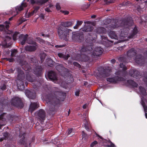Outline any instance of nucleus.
<instances>
[{
  "instance_id": "1",
  "label": "nucleus",
  "mask_w": 147,
  "mask_h": 147,
  "mask_svg": "<svg viewBox=\"0 0 147 147\" xmlns=\"http://www.w3.org/2000/svg\"><path fill=\"white\" fill-rule=\"evenodd\" d=\"M133 22L132 18L131 17L125 18L122 20L118 21L117 20L113 19L111 23L107 26L110 29H113L119 26L124 28L121 31L120 36L121 39H123L127 37L128 31L130 29V27L133 24Z\"/></svg>"
},
{
  "instance_id": "2",
  "label": "nucleus",
  "mask_w": 147,
  "mask_h": 147,
  "mask_svg": "<svg viewBox=\"0 0 147 147\" xmlns=\"http://www.w3.org/2000/svg\"><path fill=\"white\" fill-rule=\"evenodd\" d=\"M65 98L64 94L57 91L50 95L47 101L49 105V109L47 112L50 115L53 114L56 111V107L60 102L63 101Z\"/></svg>"
},
{
  "instance_id": "3",
  "label": "nucleus",
  "mask_w": 147,
  "mask_h": 147,
  "mask_svg": "<svg viewBox=\"0 0 147 147\" xmlns=\"http://www.w3.org/2000/svg\"><path fill=\"white\" fill-rule=\"evenodd\" d=\"M74 23V22L73 21L61 23L58 30V34L60 38L63 39L65 40H67L69 39V32H71V30L67 29L66 27L72 26Z\"/></svg>"
},
{
  "instance_id": "4",
  "label": "nucleus",
  "mask_w": 147,
  "mask_h": 147,
  "mask_svg": "<svg viewBox=\"0 0 147 147\" xmlns=\"http://www.w3.org/2000/svg\"><path fill=\"white\" fill-rule=\"evenodd\" d=\"M9 28V25H6L5 26L2 25H0V30L2 32L3 36L4 42L3 44L4 45H6L7 43L11 39L12 32L8 30Z\"/></svg>"
},
{
  "instance_id": "5",
  "label": "nucleus",
  "mask_w": 147,
  "mask_h": 147,
  "mask_svg": "<svg viewBox=\"0 0 147 147\" xmlns=\"http://www.w3.org/2000/svg\"><path fill=\"white\" fill-rule=\"evenodd\" d=\"M11 104L17 107L22 108L23 107V103L22 102L21 99L18 97H14L11 100Z\"/></svg>"
},
{
  "instance_id": "6",
  "label": "nucleus",
  "mask_w": 147,
  "mask_h": 147,
  "mask_svg": "<svg viewBox=\"0 0 147 147\" xmlns=\"http://www.w3.org/2000/svg\"><path fill=\"white\" fill-rule=\"evenodd\" d=\"M36 116L38 120L41 122L45 119V112L42 109H40L36 112Z\"/></svg>"
},
{
  "instance_id": "7",
  "label": "nucleus",
  "mask_w": 147,
  "mask_h": 147,
  "mask_svg": "<svg viewBox=\"0 0 147 147\" xmlns=\"http://www.w3.org/2000/svg\"><path fill=\"white\" fill-rule=\"evenodd\" d=\"M107 81L111 83H116L118 81H124L125 80V78L118 76H115L113 78H107Z\"/></svg>"
},
{
  "instance_id": "8",
  "label": "nucleus",
  "mask_w": 147,
  "mask_h": 147,
  "mask_svg": "<svg viewBox=\"0 0 147 147\" xmlns=\"http://www.w3.org/2000/svg\"><path fill=\"white\" fill-rule=\"evenodd\" d=\"M103 51V49L102 48L100 47H96L92 52V56L94 57L98 56L102 54Z\"/></svg>"
},
{
  "instance_id": "9",
  "label": "nucleus",
  "mask_w": 147,
  "mask_h": 147,
  "mask_svg": "<svg viewBox=\"0 0 147 147\" xmlns=\"http://www.w3.org/2000/svg\"><path fill=\"white\" fill-rule=\"evenodd\" d=\"M16 70L18 73L17 79L25 80V76L24 71L19 67H17L16 68Z\"/></svg>"
},
{
  "instance_id": "10",
  "label": "nucleus",
  "mask_w": 147,
  "mask_h": 147,
  "mask_svg": "<svg viewBox=\"0 0 147 147\" xmlns=\"http://www.w3.org/2000/svg\"><path fill=\"white\" fill-rule=\"evenodd\" d=\"M25 93L27 97L30 99H34L36 97V93L34 90H26Z\"/></svg>"
},
{
  "instance_id": "11",
  "label": "nucleus",
  "mask_w": 147,
  "mask_h": 147,
  "mask_svg": "<svg viewBox=\"0 0 147 147\" xmlns=\"http://www.w3.org/2000/svg\"><path fill=\"white\" fill-rule=\"evenodd\" d=\"M137 3L135 5V7L136 9L140 12L142 11V6L140 5V3L142 4L147 2V0H137Z\"/></svg>"
},
{
  "instance_id": "12",
  "label": "nucleus",
  "mask_w": 147,
  "mask_h": 147,
  "mask_svg": "<svg viewBox=\"0 0 147 147\" xmlns=\"http://www.w3.org/2000/svg\"><path fill=\"white\" fill-rule=\"evenodd\" d=\"M129 74L131 77L136 78H139L141 76L139 71L136 69L131 70L129 71Z\"/></svg>"
},
{
  "instance_id": "13",
  "label": "nucleus",
  "mask_w": 147,
  "mask_h": 147,
  "mask_svg": "<svg viewBox=\"0 0 147 147\" xmlns=\"http://www.w3.org/2000/svg\"><path fill=\"white\" fill-rule=\"evenodd\" d=\"M141 103L143 107L146 117L147 118V100L142 98Z\"/></svg>"
},
{
  "instance_id": "14",
  "label": "nucleus",
  "mask_w": 147,
  "mask_h": 147,
  "mask_svg": "<svg viewBox=\"0 0 147 147\" xmlns=\"http://www.w3.org/2000/svg\"><path fill=\"white\" fill-rule=\"evenodd\" d=\"M20 63L21 64V65L23 66L22 68L24 69L25 71H30L31 70V67L29 65V64L25 61H21L20 62Z\"/></svg>"
},
{
  "instance_id": "15",
  "label": "nucleus",
  "mask_w": 147,
  "mask_h": 147,
  "mask_svg": "<svg viewBox=\"0 0 147 147\" xmlns=\"http://www.w3.org/2000/svg\"><path fill=\"white\" fill-rule=\"evenodd\" d=\"M28 36V35L24 34H21L19 36V40L20 42V44L22 45H24L26 41V42Z\"/></svg>"
},
{
  "instance_id": "16",
  "label": "nucleus",
  "mask_w": 147,
  "mask_h": 147,
  "mask_svg": "<svg viewBox=\"0 0 147 147\" xmlns=\"http://www.w3.org/2000/svg\"><path fill=\"white\" fill-rule=\"evenodd\" d=\"M27 45L25 46V50L27 51L32 52L35 51L37 49V45Z\"/></svg>"
},
{
  "instance_id": "17",
  "label": "nucleus",
  "mask_w": 147,
  "mask_h": 147,
  "mask_svg": "<svg viewBox=\"0 0 147 147\" xmlns=\"http://www.w3.org/2000/svg\"><path fill=\"white\" fill-rule=\"evenodd\" d=\"M135 61L138 64L142 65L143 63L144 59L142 56L141 55H137L135 58Z\"/></svg>"
},
{
  "instance_id": "18",
  "label": "nucleus",
  "mask_w": 147,
  "mask_h": 147,
  "mask_svg": "<svg viewBox=\"0 0 147 147\" xmlns=\"http://www.w3.org/2000/svg\"><path fill=\"white\" fill-rule=\"evenodd\" d=\"M48 77L49 79L52 81L57 80L56 73L53 71H51L48 73Z\"/></svg>"
},
{
  "instance_id": "19",
  "label": "nucleus",
  "mask_w": 147,
  "mask_h": 147,
  "mask_svg": "<svg viewBox=\"0 0 147 147\" xmlns=\"http://www.w3.org/2000/svg\"><path fill=\"white\" fill-rule=\"evenodd\" d=\"M25 80L17 79L16 82L18 89L22 90L24 88V82Z\"/></svg>"
},
{
  "instance_id": "20",
  "label": "nucleus",
  "mask_w": 147,
  "mask_h": 147,
  "mask_svg": "<svg viewBox=\"0 0 147 147\" xmlns=\"http://www.w3.org/2000/svg\"><path fill=\"white\" fill-rule=\"evenodd\" d=\"M92 49L91 46H88L86 47L83 46L80 50V53L81 55H84V52L90 51Z\"/></svg>"
},
{
  "instance_id": "21",
  "label": "nucleus",
  "mask_w": 147,
  "mask_h": 147,
  "mask_svg": "<svg viewBox=\"0 0 147 147\" xmlns=\"http://www.w3.org/2000/svg\"><path fill=\"white\" fill-rule=\"evenodd\" d=\"M39 105L37 102L32 103L30 104L29 109V111L32 113L34 110L38 107Z\"/></svg>"
},
{
  "instance_id": "22",
  "label": "nucleus",
  "mask_w": 147,
  "mask_h": 147,
  "mask_svg": "<svg viewBox=\"0 0 147 147\" xmlns=\"http://www.w3.org/2000/svg\"><path fill=\"white\" fill-rule=\"evenodd\" d=\"M127 55L129 58H131L136 55V51L134 48H131L127 52Z\"/></svg>"
},
{
  "instance_id": "23",
  "label": "nucleus",
  "mask_w": 147,
  "mask_h": 147,
  "mask_svg": "<svg viewBox=\"0 0 147 147\" xmlns=\"http://www.w3.org/2000/svg\"><path fill=\"white\" fill-rule=\"evenodd\" d=\"M26 6L27 5L26 3H23L21 4V5L19 6H17L15 8L16 13L14 15V16H15L16 15L18 14V10L19 11H21L23 9L24 7H26Z\"/></svg>"
},
{
  "instance_id": "24",
  "label": "nucleus",
  "mask_w": 147,
  "mask_h": 147,
  "mask_svg": "<svg viewBox=\"0 0 147 147\" xmlns=\"http://www.w3.org/2000/svg\"><path fill=\"white\" fill-rule=\"evenodd\" d=\"M111 71V68L110 67H107L104 69L103 71V76L105 77L109 76Z\"/></svg>"
},
{
  "instance_id": "25",
  "label": "nucleus",
  "mask_w": 147,
  "mask_h": 147,
  "mask_svg": "<svg viewBox=\"0 0 147 147\" xmlns=\"http://www.w3.org/2000/svg\"><path fill=\"white\" fill-rule=\"evenodd\" d=\"M48 1V0H36V1H35L34 0H30V1L32 4L36 3L42 5L46 3Z\"/></svg>"
},
{
  "instance_id": "26",
  "label": "nucleus",
  "mask_w": 147,
  "mask_h": 147,
  "mask_svg": "<svg viewBox=\"0 0 147 147\" xmlns=\"http://www.w3.org/2000/svg\"><path fill=\"white\" fill-rule=\"evenodd\" d=\"M108 35L112 39H118V36L115 32L114 31L110 30V31H109Z\"/></svg>"
},
{
  "instance_id": "27",
  "label": "nucleus",
  "mask_w": 147,
  "mask_h": 147,
  "mask_svg": "<svg viewBox=\"0 0 147 147\" xmlns=\"http://www.w3.org/2000/svg\"><path fill=\"white\" fill-rule=\"evenodd\" d=\"M93 29V27L91 25H88L82 29V30L86 32H91Z\"/></svg>"
},
{
  "instance_id": "28",
  "label": "nucleus",
  "mask_w": 147,
  "mask_h": 147,
  "mask_svg": "<svg viewBox=\"0 0 147 147\" xmlns=\"http://www.w3.org/2000/svg\"><path fill=\"white\" fill-rule=\"evenodd\" d=\"M6 119L3 117V115L0 116V126L1 127L5 125L6 124Z\"/></svg>"
},
{
  "instance_id": "29",
  "label": "nucleus",
  "mask_w": 147,
  "mask_h": 147,
  "mask_svg": "<svg viewBox=\"0 0 147 147\" xmlns=\"http://www.w3.org/2000/svg\"><path fill=\"white\" fill-rule=\"evenodd\" d=\"M26 42L29 44L35 45L37 44L35 41L33 40V38L31 37H28L27 39Z\"/></svg>"
},
{
  "instance_id": "30",
  "label": "nucleus",
  "mask_w": 147,
  "mask_h": 147,
  "mask_svg": "<svg viewBox=\"0 0 147 147\" xmlns=\"http://www.w3.org/2000/svg\"><path fill=\"white\" fill-rule=\"evenodd\" d=\"M139 89L140 94L143 96H145L146 95V90L144 87L140 86Z\"/></svg>"
},
{
  "instance_id": "31",
  "label": "nucleus",
  "mask_w": 147,
  "mask_h": 147,
  "mask_svg": "<svg viewBox=\"0 0 147 147\" xmlns=\"http://www.w3.org/2000/svg\"><path fill=\"white\" fill-rule=\"evenodd\" d=\"M138 31L137 28H135L133 30L132 33L130 35L127 36V38H133L134 36L137 34Z\"/></svg>"
},
{
  "instance_id": "32",
  "label": "nucleus",
  "mask_w": 147,
  "mask_h": 147,
  "mask_svg": "<svg viewBox=\"0 0 147 147\" xmlns=\"http://www.w3.org/2000/svg\"><path fill=\"white\" fill-rule=\"evenodd\" d=\"M127 81L130 85L134 87H136L138 86V84L132 80H127Z\"/></svg>"
},
{
  "instance_id": "33",
  "label": "nucleus",
  "mask_w": 147,
  "mask_h": 147,
  "mask_svg": "<svg viewBox=\"0 0 147 147\" xmlns=\"http://www.w3.org/2000/svg\"><path fill=\"white\" fill-rule=\"evenodd\" d=\"M3 138L5 140L9 139L10 137V134L7 132L3 133Z\"/></svg>"
},
{
  "instance_id": "34",
  "label": "nucleus",
  "mask_w": 147,
  "mask_h": 147,
  "mask_svg": "<svg viewBox=\"0 0 147 147\" xmlns=\"http://www.w3.org/2000/svg\"><path fill=\"white\" fill-rule=\"evenodd\" d=\"M84 127L85 128L87 131H90V125L88 124L87 120L86 119H85V120H84Z\"/></svg>"
},
{
  "instance_id": "35",
  "label": "nucleus",
  "mask_w": 147,
  "mask_h": 147,
  "mask_svg": "<svg viewBox=\"0 0 147 147\" xmlns=\"http://www.w3.org/2000/svg\"><path fill=\"white\" fill-rule=\"evenodd\" d=\"M26 79L30 82H32L34 81V79L33 78V77L31 76L29 74L26 75Z\"/></svg>"
},
{
  "instance_id": "36",
  "label": "nucleus",
  "mask_w": 147,
  "mask_h": 147,
  "mask_svg": "<svg viewBox=\"0 0 147 147\" xmlns=\"http://www.w3.org/2000/svg\"><path fill=\"white\" fill-rule=\"evenodd\" d=\"M34 71L36 74H39L41 72V69L40 67L37 66L34 69Z\"/></svg>"
},
{
  "instance_id": "37",
  "label": "nucleus",
  "mask_w": 147,
  "mask_h": 147,
  "mask_svg": "<svg viewBox=\"0 0 147 147\" xmlns=\"http://www.w3.org/2000/svg\"><path fill=\"white\" fill-rule=\"evenodd\" d=\"M56 69L59 71L61 70H63L64 68V67H63V65L62 64H59L58 65H57L56 67Z\"/></svg>"
},
{
  "instance_id": "38",
  "label": "nucleus",
  "mask_w": 147,
  "mask_h": 147,
  "mask_svg": "<svg viewBox=\"0 0 147 147\" xmlns=\"http://www.w3.org/2000/svg\"><path fill=\"white\" fill-rule=\"evenodd\" d=\"M105 31V29L102 27H99L97 29V32L98 33H103Z\"/></svg>"
},
{
  "instance_id": "39",
  "label": "nucleus",
  "mask_w": 147,
  "mask_h": 147,
  "mask_svg": "<svg viewBox=\"0 0 147 147\" xmlns=\"http://www.w3.org/2000/svg\"><path fill=\"white\" fill-rule=\"evenodd\" d=\"M83 22L82 21H78L76 25L74 26V29H77L79 26L82 25Z\"/></svg>"
},
{
  "instance_id": "40",
  "label": "nucleus",
  "mask_w": 147,
  "mask_h": 147,
  "mask_svg": "<svg viewBox=\"0 0 147 147\" xmlns=\"http://www.w3.org/2000/svg\"><path fill=\"white\" fill-rule=\"evenodd\" d=\"M11 57H15L18 52L17 50L14 49L11 51Z\"/></svg>"
},
{
  "instance_id": "41",
  "label": "nucleus",
  "mask_w": 147,
  "mask_h": 147,
  "mask_svg": "<svg viewBox=\"0 0 147 147\" xmlns=\"http://www.w3.org/2000/svg\"><path fill=\"white\" fill-rule=\"evenodd\" d=\"M107 147H115V144L110 140L108 141V144L107 145Z\"/></svg>"
},
{
  "instance_id": "42",
  "label": "nucleus",
  "mask_w": 147,
  "mask_h": 147,
  "mask_svg": "<svg viewBox=\"0 0 147 147\" xmlns=\"http://www.w3.org/2000/svg\"><path fill=\"white\" fill-rule=\"evenodd\" d=\"M144 75V81L147 84V71H145Z\"/></svg>"
},
{
  "instance_id": "43",
  "label": "nucleus",
  "mask_w": 147,
  "mask_h": 147,
  "mask_svg": "<svg viewBox=\"0 0 147 147\" xmlns=\"http://www.w3.org/2000/svg\"><path fill=\"white\" fill-rule=\"evenodd\" d=\"M25 134L24 133H23V134H22L23 136L22 137V138L20 140V143L21 144H24V140L25 138V137L24 135Z\"/></svg>"
},
{
  "instance_id": "44",
  "label": "nucleus",
  "mask_w": 147,
  "mask_h": 147,
  "mask_svg": "<svg viewBox=\"0 0 147 147\" xmlns=\"http://www.w3.org/2000/svg\"><path fill=\"white\" fill-rule=\"evenodd\" d=\"M25 134L24 133H23V134H22L23 136L22 137V138L20 140V143L21 144H24V140L25 138V137L24 135Z\"/></svg>"
},
{
  "instance_id": "45",
  "label": "nucleus",
  "mask_w": 147,
  "mask_h": 147,
  "mask_svg": "<svg viewBox=\"0 0 147 147\" xmlns=\"http://www.w3.org/2000/svg\"><path fill=\"white\" fill-rule=\"evenodd\" d=\"M18 34V32H16L13 34V39L15 41L17 40L16 37Z\"/></svg>"
},
{
  "instance_id": "46",
  "label": "nucleus",
  "mask_w": 147,
  "mask_h": 147,
  "mask_svg": "<svg viewBox=\"0 0 147 147\" xmlns=\"http://www.w3.org/2000/svg\"><path fill=\"white\" fill-rule=\"evenodd\" d=\"M46 56V55L44 53L42 54V55H40V57L42 62L43 61L44 59L45 58Z\"/></svg>"
},
{
  "instance_id": "47",
  "label": "nucleus",
  "mask_w": 147,
  "mask_h": 147,
  "mask_svg": "<svg viewBox=\"0 0 147 147\" xmlns=\"http://www.w3.org/2000/svg\"><path fill=\"white\" fill-rule=\"evenodd\" d=\"M120 66L121 68H122V70H125L127 69L126 67L123 63H121L120 64Z\"/></svg>"
},
{
  "instance_id": "48",
  "label": "nucleus",
  "mask_w": 147,
  "mask_h": 147,
  "mask_svg": "<svg viewBox=\"0 0 147 147\" xmlns=\"http://www.w3.org/2000/svg\"><path fill=\"white\" fill-rule=\"evenodd\" d=\"M36 13L34 11H33L30 12H29L28 13V17H30L33 16L34 14Z\"/></svg>"
},
{
  "instance_id": "49",
  "label": "nucleus",
  "mask_w": 147,
  "mask_h": 147,
  "mask_svg": "<svg viewBox=\"0 0 147 147\" xmlns=\"http://www.w3.org/2000/svg\"><path fill=\"white\" fill-rule=\"evenodd\" d=\"M1 89L3 90H5L6 89V86L5 84H3L0 87Z\"/></svg>"
},
{
  "instance_id": "50",
  "label": "nucleus",
  "mask_w": 147,
  "mask_h": 147,
  "mask_svg": "<svg viewBox=\"0 0 147 147\" xmlns=\"http://www.w3.org/2000/svg\"><path fill=\"white\" fill-rule=\"evenodd\" d=\"M102 40L103 42H107V41H109L107 37L104 36H103V37H102Z\"/></svg>"
},
{
  "instance_id": "51",
  "label": "nucleus",
  "mask_w": 147,
  "mask_h": 147,
  "mask_svg": "<svg viewBox=\"0 0 147 147\" xmlns=\"http://www.w3.org/2000/svg\"><path fill=\"white\" fill-rule=\"evenodd\" d=\"M36 39L38 41L40 42H42L43 43V42H45V41L44 40H43L42 39L40 38L39 37H36Z\"/></svg>"
},
{
  "instance_id": "52",
  "label": "nucleus",
  "mask_w": 147,
  "mask_h": 147,
  "mask_svg": "<svg viewBox=\"0 0 147 147\" xmlns=\"http://www.w3.org/2000/svg\"><path fill=\"white\" fill-rule=\"evenodd\" d=\"M4 59H6V60L9 61V62H13L14 61V59L13 58H6Z\"/></svg>"
},
{
  "instance_id": "53",
  "label": "nucleus",
  "mask_w": 147,
  "mask_h": 147,
  "mask_svg": "<svg viewBox=\"0 0 147 147\" xmlns=\"http://www.w3.org/2000/svg\"><path fill=\"white\" fill-rule=\"evenodd\" d=\"M97 144V142L96 141H94L90 144V146L91 147H93Z\"/></svg>"
},
{
  "instance_id": "54",
  "label": "nucleus",
  "mask_w": 147,
  "mask_h": 147,
  "mask_svg": "<svg viewBox=\"0 0 147 147\" xmlns=\"http://www.w3.org/2000/svg\"><path fill=\"white\" fill-rule=\"evenodd\" d=\"M56 8L57 9L59 10L61 9V7L59 3H57L56 5Z\"/></svg>"
},
{
  "instance_id": "55",
  "label": "nucleus",
  "mask_w": 147,
  "mask_h": 147,
  "mask_svg": "<svg viewBox=\"0 0 147 147\" xmlns=\"http://www.w3.org/2000/svg\"><path fill=\"white\" fill-rule=\"evenodd\" d=\"M82 138H84L85 139H86V134L84 131H82Z\"/></svg>"
},
{
  "instance_id": "56",
  "label": "nucleus",
  "mask_w": 147,
  "mask_h": 147,
  "mask_svg": "<svg viewBox=\"0 0 147 147\" xmlns=\"http://www.w3.org/2000/svg\"><path fill=\"white\" fill-rule=\"evenodd\" d=\"M74 65L75 66H76L78 67H80V65L79 63H77V62H74Z\"/></svg>"
},
{
  "instance_id": "57",
  "label": "nucleus",
  "mask_w": 147,
  "mask_h": 147,
  "mask_svg": "<svg viewBox=\"0 0 147 147\" xmlns=\"http://www.w3.org/2000/svg\"><path fill=\"white\" fill-rule=\"evenodd\" d=\"M65 46V45H56L55 46V47L56 48H62L64 47Z\"/></svg>"
},
{
  "instance_id": "58",
  "label": "nucleus",
  "mask_w": 147,
  "mask_h": 147,
  "mask_svg": "<svg viewBox=\"0 0 147 147\" xmlns=\"http://www.w3.org/2000/svg\"><path fill=\"white\" fill-rule=\"evenodd\" d=\"M72 129H68V130L67 131V135H69L70 134V133H71L72 131Z\"/></svg>"
},
{
  "instance_id": "59",
  "label": "nucleus",
  "mask_w": 147,
  "mask_h": 147,
  "mask_svg": "<svg viewBox=\"0 0 147 147\" xmlns=\"http://www.w3.org/2000/svg\"><path fill=\"white\" fill-rule=\"evenodd\" d=\"M39 8H40V7H39L38 6H37V7H36L35 8V9L34 10L36 13L37 11H38V10L39 9Z\"/></svg>"
},
{
  "instance_id": "60",
  "label": "nucleus",
  "mask_w": 147,
  "mask_h": 147,
  "mask_svg": "<svg viewBox=\"0 0 147 147\" xmlns=\"http://www.w3.org/2000/svg\"><path fill=\"white\" fill-rule=\"evenodd\" d=\"M58 55L59 57L63 58L64 55L61 53H59L58 54Z\"/></svg>"
},
{
  "instance_id": "61",
  "label": "nucleus",
  "mask_w": 147,
  "mask_h": 147,
  "mask_svg": "<svg viewBox=\"0 0 147 147\" xmlns=\"http://www.w3.org/2000/svg\"><path fill=\"white\" fill-rule=\"evenodd\" d=\"M39 17L42 19H44L45 18V16L42 13H41L39 15Z\"/></svg>"
},
{
  "instance_id": "62",
  "label": "nucleus",
  "mask_w": 147,
  "mask_h": 147,
  "mask_svg": "<svg viewBox=\"0 0 147 147\" xmlns=\"http://www.w3.org/2000/svg\"><path fill=\"white\" fill-rule=\"evenodd\" d=\"M69 57V55H67V56L64 55L63 58L65 60H67Z\"/></svg>"
},
{
  "instance_id": "63",
  "label": "nucleus",
  "mask_w": 147,
  "mask_h": 147,
  "mask_svg": "<svg viewBox=\"0 0 147 147\" xmlns=\"http://www.w3.org/2000/svg\"><path fill=\"white\" fill-rule=\"evenodd\" d=\"M79 92L80 90H77L76 91L75 93V95L77 96H78L80 94Z\"/></svg>"
},
{
  "instance_id": "64",
  "label": "nucleus",
  "mask_w": 147,
  "mask_h": 147,
  "mask_svg": "<svg viewBox=\"0 0 147 147\" xmlns=\"http://www.w3.org/2000/svg\"><path fill=\"white\" fill-rule=\"evenodd\" d=\"M45 11L48 12H50L51 11V10L49 8H47L45 9Z\"/></svg>"
}]
</instances>
